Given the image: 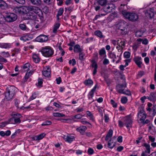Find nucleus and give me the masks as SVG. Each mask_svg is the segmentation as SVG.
Listing matches in <instances>:
<instances>
[{"label": "nucleus", "mask_w": 156, "mask_h": 156, "mask_svg": "<svg viewBox=\"0 0 156 156\" xmlns=\"http://www.w3.org/2000/svg\"><path fill=\"white\" fill-rule=\"evenodd\" d=\"M17 91V88L13 86H9L6 88L5 96L8 101L12 99Z\"/></svg>", "instance_id": "nucleus-1"}, {"label": "nucleus", "mask_w": 156, "mask_h": 156, "mask_svg": "<svg viewBox=\"0 0 156 156\" xmlns=\"http://www.w3.org/2000/svg\"><path fill=\"white\" fill-rule=\"evenodd\" d=\"M121 13L126 18L132 22L136 21L139 18L138 15L134 12H130L123 10H122Z\"/></svg>", "instance_id": "nucleus-2"}, {"label": "nucleus", "mask_w": 156, "mask_h": 156, "mask_svg": "<svg viewBox=\"0 0 156 156\" xmlns=\"http://www.w3.org/2000/svg\"><path fill=\"white\" fill-rule=\"evenodd\" d=\"M98 2L100 5L104 7L103 10L106 12V14L112 11L113 8L107 4L108 2L107 0H98Z\"/></svg>", "instance_id": "nucleus-3"}, {"label": "nucleus", "mask_w": 156, "mask_h": 156, "mask_svg": "<svg viewBox=\"0 0 156 156\" xmlns=\"http://www.w3.org/2000/svg\"><path fill=\"white\" fill-rule=\"evenodd\" d=\"M41 52L43 55L46 57H51L54 53L53 49L49 46H46L42 48Z\"/></svg>", "instance_id": "nucleus-4"}, {"label": "nucleus", "mask_w": 156, "mask_h": 156, "mask_svg": "<svg viewBox=\"0 0 156 156\" xmlns=\"http://www.w3.org/2000/svg\"><path fill=\"white\" fill-rule=\"evenodd\" d=\"M17 18V16L16 15L12 13H10L7 15L5 17H4V21L5 20L9 23L15 21Z\"/></svg>", "instance_id": "nucleus-5"}, {"label": "nucleus", "mask_w": 156, "mask_h": 156, "mask_svg": "<svg viewBox=\"0 0 156 156\" xmlns=\"http://www.w3.org/2000/svg\"><path fill=\"white\" fill-rule=\"evenodd\" d=\"M25 17L26 20H31L35 21H39L37 14L31 12H28L27 13H26Z\"/></svg>", "instance_id": "nucleus-6"}, {"label": "nucleus", "mask_w": 156, "mask_h": 156, "mask_svg": "<svg viewBox=\"0 0 156 156\" xmlns=\"http://www.w3.org/2000/svg\"><path fill=\"white\" fill-rule=\"evenodd\" d=\"M123 122L124 124L128 129L132 127L133 121L130 115H127L124 117L123 119Z\"/></svg>", "instance_id": "nucleus-7"}, {"label": "nucleus", "mask_w": 156, "mask_h": 156, "mask_svg": "<svg viewBox=\"0 0 156 156\" xmlns=\"http://www.w3.org/2000/svg\"><path fill=\"white\" fill-rule=\"evenodd\" d=\"M48 40V37L46 35L43 34L40 35L37 37L35 39L36 41L40 42H43L46 41Z\"/></svg>", "instance_id": "nucleus-8"}, {"label": "nucleus", "mask_w": 156, "mask_h": 156, "mask_svg": "<svg viewBox=\"0 0 156 156\" xmlns=\"http://www.w3.org/2000/svg\"><path fill=\"white\" fill-rule=\"evenodd\" d=\"M14 12L17 14H22L26 13V9L23 7H16L14 9Z\"/></svg>", "instance_id": "nucleus-9"}, {"label": "nucleus", "mask_w": 156, "mask_h": 156, "mask_svg": "<svg viewBox=\"0 0 156 156\" xmlns=\"http://www.w3.org/2000/svg\"><path fill=\"white\" fill-rule=\"evenodd\" d=\"M127 26L126 22L123 20H120L117 24V27L118 29L126 28Z\"/></svg>", "instance_id": "nucleus-10"}, {"label": "nucleus", "mask_w": 156, "mask_h": 156, "mask_svg": "<svg viewBox=\"0 0 156 156\" xmlns=\"http://www.w3.org/2000/svg\"><path fill=\"white\" fill-rule=\"evenodd\" d=\"M126 87V84H118L116 87L117 91L119 93H121L124 90L123 88Z\"/></svg>", "instance_id": "nucleus-11"}, {"label": "nucleus", "mask_w": 156, "mask_h": 156, "mask_svg": "<svg viewBox=\"0 0 156 156\" xmlns=\"http://www.w3.org/2000/svg\"><path fill=\"white\" fill-rule=\"evenodd\" d=\"M42 73L45 77H48L51 74V69L49 66H47L42 71Z\"/></svg>", "instance_id": "nucleus-12"}, {"label": "nucleus", "mask_w": 156, "mask_h": 156, "mask_svg": "<svg viewBox=\"0 0 156 156\" xmlns=\"http://www.w3.org/2000/svg\"><path fill=\"white\" fill-rule=\"evenodd\" d=\"M138 117L140 118V120L141 122L144 121L146 118V114L144 111L143 110H140L138 113Z\"/></svg>", "instance_id": "nucleus-13"}, {"label": "nucleus", "mask_w": 156, "mask_h": 156, "mask_svg": "<svg viewBox=\"0 0 156 156\" xmlns=\"http://www.w3.org/2000/svg\"><path fill=\"white\" fill-rule=\"evenodd\" d=\"M64 139L66 141L70 143L75 140V137L74 136L69 134L64 137Z\"/></svg>", "instance_id": "nucleus-14"}, {"label": "nucleus", "mask_w": 156, "mask_h": 156, "mask_svg": "<svg viewBox=\"0 0 156 156\" xmlns=\"http://www.w3.org/2000/svg\"><path fill=\"white\" fill-rule=\"evenodd\" d=\"M147 98L154 102L156 101V93L155 92H151L149 96L147 97Z\"/></svg>", "instance_id": "nucleus-15"}, {"label": "nucleus", "mask_w": 156, "mask_h": 156, "mask_svg": "<svg viewBox=\"0 0 156 156\" xmlns=\"http://www.w3.org/2000/svg\"><path fill=\"white\" fill-rule=\"evenodd\" d=\"M12 116H13L16 124L20 123L21 121L20 118L22 117L21 115L20 114H12Z\"/></svg>", "instance_id": "nucleus-16"}, {"label": "nucleus", "mask_w": 156, "mask_h": 156, "mask_svg": "<svg viewBox=\"0 0 156 156\" xmlns=\"http://www.w3.org/2000/svg\"><path fill=\"white\" fill-rule=\"evenodd\" d=\"M141 58L139 57H136L133 58V60L138 66L140 68L141 67V64L142 63L141 61Z\"/></svg>", "instance_id": "nucleus-17"}, {"label": "nucleus", "mask_w": 156, "mask_h": 156, "mask_svg": "<svg viewBox=\"0 0 156 156\" xmlns=\"http://www.w3.org/2000/svg\"><path fill=\"white\" fill-rule=\"evenodd\" d=\"M87 129V128L85 126H81L77 128L76 129L77 131L82 135H84L85 133V131Z\"/></svg>", "instance_id": "nucleus-18"}, {"label": "nucleus", "mask_w": 156, "mask_h": 156, "mask_svg": "<svg viewBox=\"0 0 156 156\" xmlns=\"http://www.w3.org/2000/svg\"><path fill=\"white\" fill-rule=\"evenodd\" d=\"M27 10L29 12L33 11L36 14L37 12H38V11L40 10V9L37 6H31L28 7Z\"/></svg>", "instance_id": "nucleus-19"}, {"label": "nucleus", "mask_w": 156, "mask_h": 156, "mask_svg": "<svg viewBox=\"0 0 156 156\" xmlns=\"http://www.w3.org/2000/svg\"><path fill=\"white\" fill-rule=\"evenodd\" d=\"M46 135V134L42 133L37 136H36L32 137V139L35 140H39L43 138Z\"/></svg>", "instance_id": "nucleus-20"}, {"label": "nucleus", "mask_w": 156, "mask_h": 156, "mask_svg": "<svg viewBox=\"0 0 156 156\" xmlns=\"http://www.w3.org/2000/svg\"><path fill=\"white\" fill-rule=\"evenodd\" d=\"M29 2L32 5L39 6L41 5V0H29Z\"/></svg>", "instance_id": "nucleus-21"}, {"label": "nucleus", "mask_w": 156, "mask_h": 156, "mask_svg": "<svg viewBox=\"0 0 156 156\" xmlns=\"http://www.w3.org/2000/svg\"><path fill=\"white\" fill-rule=\"evenodd\" d=\"M12 45V44L8 43H0V47L2 48L7 49L10 48Z\"/></svg>", "instance_id": "nucleus-22"}, {"label": "nucleus", "mask_w": 156, "mask_h": 156, "mask_svg": "<svg viewBox=\"0 0 156 156\" xmlns=\"http://www.w3.org/2000/svg\"><path fill=\"white\" fill-rule=\"evenodd\" d=\"M116 140L115 139V138H112L109 141L108 143V146H110L111 145L112 146L114 147L115 146L116 144L115 142L116 141Z\"/></svg>", "instance_id": "nucleus-23"}, {"label": "nucleus", "mask_w": 156, "mask_h": 156, "mask_svg": "<svg viewBox=\"0 0 156 156\" xmlns=\"http://www.w3.org/2000/svg\"><path fill=\"white\" fill-rule=\"evenodd\" d=\"M112 130L111 129H110L105 137V140L107 141H108L110 138H111L112 136Z\"/></svg>", "instance_id": "nucleus-24"}, {"label": "nucleus", "mask_w": 156, "mask_h": 156, "mask_svg": "<svg viewBox=\"0 0 156 156\" xmlns=\"http://www.w3.org/2000/svg\"><path fill=\"white\" fill-rule=\"evenodd\" d=\"M30 65V64L28 63H26L24 64L22 69V71L25 72L28 71L29 69Z\"/></svg>", "instance_id": "nucleus-25"}, {"label": "nucleus", "mask_w": 156, "mask_h": 156, "mask_svg": "<svg viewBox=\"0 0 156 156\" xmlns=\"http://www.w3.org/2000/svg\"><path fill=\"white\" fill-rule=\"evenodd\" d=\"M117 44L119 46L122 47V46L125 47V41L124 40L122 39H119L117 40Z\"/></svg>", "instance_id": "nucleus-26"}, {"label": "nucleus", "mask_w": 156, "mask_h": 156, "mask_svg": "<svg viewBox=\"0 0 156 156\" xmlns=\"http://www.w3.org/2000/svg\"><path fill=\"white\" fill-rule=\"evenodd\" d=\"M145 14L147 16L149 17L150 19H152L154 15V12L150 11H147Z\"/></svg>", "instance_id": "nucleus-27"}, {"label": "nucleus", "mask_w": 156, "mask_h": 156, "mask_svg": "<svg viewBox=\"0 0 156 156\" xmlns=\"http://www.w3.org/2000/svg\"><path fill=\"white\" fill-rule=\"evenodd\" d=\"M82 49L80 48V46L79 44H76L74 47V51L76 53H80L82 52Z\"/></svg>", "instance_id": "nucleus-28"}, {"label": "nucleus", "mask_w": 156, "mask_h": 156, "mask_svg": "<svg viewBox=\"0 0 156 156\" xmlns=\"http://www.w3.org/2000/svg\"><path fill=\"white\" fill-rule=\"evenodd\" d=\"M33 59L34 61L36 63L39 62L40 61V58L37 54H34L33 55Z\"/></svg>", "instance_id": "nucleus-29"}, {"label": "nucleus", "mask_w": 156, "mask_h": 156, "mask_svg": "<svg viewBox=\"0 0 156 156\" xmlns=\"http://www.w3.org/2000/svg\"><path fill=\"white\" fill-rule=\"evenodd\" d=\"M7 4L3 0H0V7L2 9H5L6 7Z\"/></svg>", "instance_id": "nucleus-30"}, {"label": "nucleus", "mask_w": 156, "mask_h": 156, "mask_svg": "<svg viewBox=\"0 0 156 156\" xmlns=\"http://www.w3.org/2000/svg\"><path fill=\"white\" fill-rule=\"evenodd\" d=\"M149 139L151 142V145L152 146H156V143L154 142L155 140V138L150 136L149 137Z\"/></svg>", "instance_id": "nucleus-31"}, {"label": "nucleus", "mask_w": 156, "mask_h": 156, "mask_svg": "<svg viewBox=\"0 0 156 156\" xmlns=\"http://www.w3.org/2000/svg\"><path fill=\"white\" fill-rule=\"evenodd\" d=\"M20 28L23 30H25L27 29V27L25 23H21L19 25V26Z\"/></svg>", "instance_id": "nucleus-32"}, {"label": "nucleus", "mask_w": 156, "mask_h": 156, "mask_svg": "<svg viewBox=\"0 0 156 156\" xmlns=\"http://www.w3.org/2000/svg\"><path fill=\"white\" fill-rule=\"evenodd\" d=\"M94 34L100 38H102L103 37L102 33L100 30L95 31L94 32Z\"/></svg>", "instance_id": "nucleus-33"}, {"label": "nucleus", "mask_w": 156, "mask_h": 156, "mask_svg": "<svg viewBox=\"0 0 156 156\" xmlns=\"http://www.w3.org/2000/svg\"><path fill=\"white\" fill-rule=\"evenodd\" d=\"M60 24L59 23H57L54 26L53 29V32L54 33H56L57 29L59 28Z\"/></svg>", "instance_id": "nucleus-34"}, {"label": "nucleus", "mask_w": 156, "mask_h": 156, "mask_svg": "<svg viewBox=\"0 0 156 156\" xmlns=\"http://www.w3.org/2000/svg\"><path fill=\"white\" fill-rule=\"evenodd\" d=\"M53 115L55 117H62L65 116V115L59 112H54Z\"/></svg>", "instance_id": "nucleus-35"}, {"label": "nucleus", "mask_w": 156, "mask_h": 156, "mask_svg": "<svg viewBox=\"0 0 156 156\" xmlns=\"http://www.w3.org/2000/svg\"><path fill=\"white\" fill-rule=\"evenodd\" d=\"M93 81L90 79H88L84 81V83L86 85H92L93 84Z\"/></svg>", "instance_id": "nucleus-36"}, {"label": "nucleus", "mask_w": 156, "mask_h": 156, "mask_svg": "<svg viewBox=\"0 0 156 156\" xmlns=\"http://www.w3.org/2000/svg\"><path fill=\"white\" fill-rule=\"evenodd\" d=\"M118 29L120 30V33L121 34L123 35H126L127 33V29L126 28H124V29H123V28H122V29L121 28Z\"/></svg>", "instance_id": "nucleus-37"}, {"label": "nucleus", "mask_w": 156, "mask_h": 156, "mask_svg": "<svg viewBox=\"0 0 156 156\" xmlns=\"http://www.w3.org/2000/svg\"><path fill=\"white\" fill-rule=\"evenodd\" d=\"M92 64L91 66L92 68H94V69H98V64L94 60H93L92 61Z\"/></svg>", "instance_id": "nucleus-38"}, {"label": "nucleus", "mask_w": 156, "mask_h": 156, "mask_svg": "<svg viewBox=\"0 0 156 156\" xmlns=\"http://www.w3.org/2000/svg\"><path fill=\"white\" fill-rule=\"evenodd\" d=\"M7 121V122L8 124L10 123L12 124H16V121H15V119L13 118V116L12 117L9 119Z\"/></svg>", "instance_id": "nucleus-39"}, {"label": "nucleus", "mask_w": 156, "mask_h": 156, "mask_svg": "<svg viewBox=\"0 0 156 156\" xmlns=\"http://www.w3.org/2000/svg\"><path fill=\"white\" fill-rule=\"evenodd\" d=\"M43 80L42 79L38 78V83H36V85L37 86H39V87H42V85L43 83Z\"/></svg>", "instance_id": "nucleus-40"}, {"label": "nucleus", "mask_w": 156, "mask_h": 156, "mask_svg": "<svg viewBox=\"0 0 156 156\" xmlns=\"http://www.w3.org/2000/svg\"><path fill=\"white\" fill-rule=\"evenodd\" d=\"M99 54L101 56H102L105 54L106 51L104 48H103L100 49L99 51Z\"/></svg>", "instance_id": "nucleus-41"}, {"label": "nucleus", "mask_w": 156, "mask_h": 156, "mask_svg": "<svg viewBox=\"0 0 156 156\" xmlns=\"http://www.w3.org/2000/svg\"><path fill=\"white\" fill-rule=\"evenodd\" d=\"M64 9L62 8H59L57 14V16H61L63 12Z\"/></svg>", "instance_id": "nucleus-42"}, {"label": "nucleus", "mask_w": 156, "mask_h": 156, "mask_svg": "<svg viewBox=\"0 0 156 156\" xmlns=\"http://www.w3.org/2000/svg\"><path fill=\"white\" fill-rule=\"evenodd\" d=\"M130 53L129 51L125 52L124 53V56L125 58H130Z\"/></svg>", "instance_id": "nucleus-43"}, {"label": "nucleus", "mask_w": 156, "mask_h": 156, "mask_svg": "<svg viewBox=\"0 0 156 156\" xmlns=\"http://www.w3.org/2000/svg\"><path fill=\"white\" fill-rule=\"evenodd\" d=\"M51 123V122L50 121H46L43 122L42 124V126H46L47 125H50Z\"/></svg>", "instance_id": "nucleus-44"}, {"label": "nucleus", "mask_w": 156, "mask_h": 156, "mask_svg": "<svg viewBox=\"0 0 156 156\" xmlns=\"http://www.w3.org/2000/svg\"><path fill=\"white\" fill-rule=\"evenodd\" d=\"M14 101L15 105L17 108H19V104L20 103V101L17 99H15L14 100Z\"/></svg>", "instance_id": "nucleus-45"}, {"label": "nucleus", "mask_w": 156, "mask_h": 156, "mask_svg": "<svg viewBox=\"0 0 156 156\" xmlns=\"http://www.w3.org/2000/svg\"><path fill=\"white\" fill-rule=\"evenodd\" d=\"M1 54L3 55V57H7L10 56L9 53L8 52H2L1 53Z\"/></svg>", "instance_id": "nucleus-46"}, {"label": "nucleus", "mask_w": 156, "mask_h": 156, "mask_svg": "<svg viewBox=\"0 0 156 156\" xmlns=\"http://www.w3.org/2000/svg\"><path fill=\"white\" fill-rule=\"evenodd\" d=\"M121 101L122 104H126L127 101V98L126 97H122L121 99Z\"/></svg>", "instance_id": "nucleus-47"}, {"label": "nucleus", "mask_w": 156, "mask_h": 156, "mask_svg": "<svg viewBox=\"0 0 156 156\" xmlns=\"http://www.w3.org/2000/svg\"><path fill=\"white\" fill-rule=\"evenodd\" d=\"M109 56L110 58L113 59H116L117 58L116 55L114 53H110L109 54Z\"/></svg>", "instance_id": "nucleus-48"}, {"label": "nucleus", "mask_w": 156, "mask_h": 156, "mask_svg": "<svg viewBox=\"0 0 156 156\" xmlns=\"http://www.w3.org/2000/svg\"><path fill=\"white\" fill-rule=\"evenodd\" d=\"M81 122L83 125H86V124H88L90 125V126H89V127H91L92 126V125L89 122H88L87 121H84L83 120L81 121Z\"/></svg>", "instance_id": "nucleus-49"}, {"label": "nucleus", "mask_w": 156, "mask_h": 156, "mask_svg": "<svg viewBox=\"0 0 156 156\" xmlns=\"http://www.w3.org/2000/svg\"><path fill=\"white\" fill-rule=\"evenodd\" d=\"M143 33L141 31H139L136 32V35L137 37H141L142 36Z\"/></svg>", "instance_id": "nucleus-50"}, {"label": "nucleus", "mask_w": 156, "mask_h": 156, "mask_svg": "<svg viewBox=\"0 0 156 156\" xmlns=\"http://www.w3.org/2000/svg\"><path fill=\"white\" fill-rule=\"evenodd\" d=\"M4 16L0 13V24H3L4 23Z\"/></svg>", "instance_id": "nucleus-51"}, {"label": "nucleus", "mask_w": 156, "mask_h": 156, "mask_svg": "<svg viewBox=\"0 0 156 156\" xmlns=\"http://www.w3.org/2000/svg\"><path fill=\"white\" fill-rule=\"evenodd\" d=\"M79 53V59L80 60H82L83 59V57L84 55V54L82 52H80Z\"/></svg>", "instance_id": "nucleus-52"}, {"label": "nucleus", "mask_w": 156, "mask_h": 156, "mask_svg": "<svg viewBox=\"0 0 156 156\" xmlns=\"http://www.w3.org/2000/svg\"><path fill=\"white\" fill-rule=\"evenodd\" d=\"M121 94H126L127 95L129 96L130 95L131 93L129 90H126L125 91H123L122 92V93H121Z\"/></svg>", "instance_id": "nucleus-53"}, {"label": "nucleus", "mask_w": 156, "mask_h": 156, "mask_svg": "<svg viewBox=\"0 0 156 156\" xmlns=\"http://www.w3.org/2000/svg\"><path fill=\"white\" fill-rule=\"evenodd\" d=\"M94 151L91 148H89L87 151V153L89 154H92L94 153Z\"/></svg>", "instance_id": "nucleus-54"}, {"label": "nucleus", "mask_w": 156, "mask_h": 156, "mask_svg": "<svg viewBox=\"0 0 156 156\" xmlns=\"http://www.w3.org/2000/svg\"><path fill=\"white\" fill-rule=\"evenodd\" d=\"M111 103L114 108H116L117 107V104L113 100H111Z\"/></svg>", "instance_id": "nucleus-55"}, {"label": "nucleus", "mask_w": 156, "mask_h": 156, "mask_svg": "<svg viewBox=\"0 0 156 156\" xmlns=\"http://www.w3.org/2000/svg\"><path fill=\"white\" fill-rule=\"evenodd\" d=\"M152 109L153 110L152 115L154 116L156 114V104L155 105H154L152 108Z\"/></svg>", "instance_id": "nucleus-56"}, {"label": "nucleus", "mask_w": 156, "mask_h": 156, "mask_svg": "<svg viewBox=\"0 0 156 156\" xmlns=\"http://www.w3.org/2000/svg\"><path fill=\"white\" fill-rule=\"evenodd\" d=\"M105 121V122L107 123L108 122L109 118L108 115L105 114L104 115Z\"/></svg>", "instance_id": "nucleus-57"}, {"label": "nucleus", "mask_w": 156, "mask_h": 156, "mask_svg": "<svg viewBox=\"0 0 156 156\" xmlns=\"http://www.w3.org/2000/svg\"><path fill=\"white\" fill-rule=\"evenodd\" d=\"M94 95V93L90 92L88 94V99H91L92 98Z\"/></svg>", "instance_id": "nucleus-58"}, {"label": "nucleus", "mask_w": 156, "mask_h": 156, "mask_svg": "<svg viewBox=\"0 0 156 156\" xmlns=\"http://www.w3.org/2000/svg\"><path fill=\"white\" fill-rule=\"evenodd\" d=\"M109 63V61L108 60L107 58H105L103 62V63L104 65H107Z\"/></svg>", "instance_id": "nucleus-59"}, {"label": "nucleus", "mask_w": 156, "mask_h": 156, "mask_svg": "<svg viewBox=\"0 0 156 156\" xmlns=\"http://www.w3.org/2000/svg\"><path fill=\"white\" fill-rule=\"evenodd\" d=\"M20 39L21 40L23 41H25L28 40L27 37L26 36H22L20 37Z\"/></svg>", "instance_id": "nucleus-60"}, {"label": "nucleus", "mask_w": 156, "mask_h": 156, "mask_svg": "<svg viewBox=\"0 0 156 156\" xmlns=\"http://www.w3.org/2000/svg\"><path fill=\"white\" fill-rule=\"evenodd\" d=\"M0 62H7V60L4 58L2 57V56H0Z\"/></svg>", "instance_id": "nucleus-61"}, {"label": "nucleus", "mask_w": 156, "mask_h": 156, "mask_svg": "<svg viewBox=\"0 0 156 156\" xmlns=\"http://www.w3.org/2000/svg\"><path fill=\"white\" fill-rule=\"evenodd\" d=\"M83 116L81 114H80L74 116V118L75 119H80Z\"/></svg>", "instance_id": "nucleus-62"}, {"label": "nucleus", "mask_w": 156, "mask_h": 156, "mask_svg": "<svg viewBox=\"0 0 156 156\" xmlns=\"http://www.w3.org/2000/svg\"><path fill=\"white\" fill-rule=\"evenodd\" d=\"M142 43L144 44H148V40L146 38H144L143 40Z\"/></svg>", "instance_id": "nucleus-63"}, {"label": "nucleus", "mask_w": 156, "mask_h": 156, "mask_svg": "<svg viewBox=\"0 0 156 156\" xmlns=\"http://www.w3.org/2000/svg\"><path fill=\"white\" fill-rule=\"evenodd\" d=\"M118 123H119V126L120 127H122L123 126V125L124 124V123H123V122L120 120H119L118 121Z\"/></svg>", "instance_id": "nucleus-64"}]
</instances>
